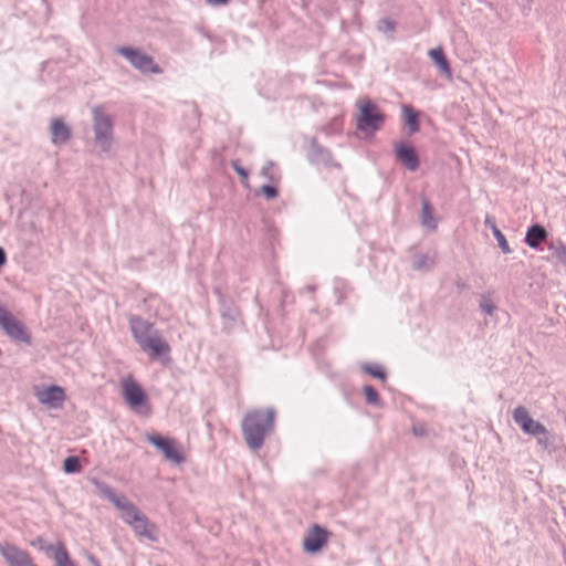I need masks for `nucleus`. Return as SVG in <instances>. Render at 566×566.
<instances>
[{"mask_svg":"<svg viewBox=\"0 0 566 566\" xmlns=\"http://www.w3.org/2000/svg\"><path fill=\"white\" fill-rule=\"evenodd\" d=\"M276 412L273 408L248 411L241 422L243 439L252 451L260 450L275 427Z\"/></svg>","mask_w":566,"mask_h":566,"instance_id":"1","label":"nucleus"},{"mask_svg":"<svg viewBox=\"0 0 566 566\" xmlns=\"http://www.w3.org/2000/svg\"><path fill=\"white\" fill-rule=\"evenodd\" d=\"M94 145L101 153H109L114 142V120L102 105L92 108Z\"/></svg>","mask_w":566,"mask_h":566,"instance_id":"2","label":"nucleus"},{"mask_svg":"<svg viewBox=\"0 0 566 566\" xmlns=\"http://www.w3.org/2000/svg\"><path fill=\"white\" fill-rule=\"evenodd\" d=\"M92 483L103 497L112 502L122 512V520L129 526L143 514L133 502L124 494L118 495L107 483L97 479H94Z\"/></svg>","mask_w":566,"mask_h":566,"instance_id":"3","label":"nucleus"},{"mask_svg":"<svg viewBox=\"0 0 566 566\" xmlns=\"http://www.w3.org/2000/svg\"><path fill=\"white\" fill-rule=\"evenodd\" d=\"M0 328L14 343L32 345V335L23 322L18 319L0 301Z\"/></svg>","mask_w":566,"mask_h":566,"instance_id":"4","label":"nucleus"},{"mask_svg":"<svg viewBox=\"0 0 566 566\" xmlns=\"http://www.w3.org/2000/svg\"><path fill=\"white\" fill-rule=\"evenodd\" d=\"M356 128L360 132H377L385 123V115L370 99L360 101L357 104Z\"/></svg>","mask_w":566,"mask_h":566,"instance_id":"5","label":"nucleus"},{"mask_svg":"<svg viewBox=\"0 0 566 566\" xmlns=\"http://www.w3.org/2000/svg\"><path fill=\"white\" fill-rule=\"evenodd\" d=\"M116 51L140 73L160 74L163 72L154 59L150 55L142 52L139 49L130 46H118Z\"/></svg>","mask_w":566,"mask_h":566,"instance_id":"6","label":"nucleus"},{"mask_svg":"<svg viewBox=\"0 0 566 566\" xmlns=\"http://www.w3.org/2000/svg\"><path fill=\"white\" fill-rule=\"evenodd\" d=\"M146 440L160 450L165 459L175 464L186 462V457L181 452L178 442L169 437H164L157 433L147 434Z\"/></svg>","mask_w":566,"mask_h":566,"instance_id":"7","label":"nucleus"},{"mask_svg":"<svg viewBox=\"0 0 566 566\" xmlns=\"http://www.w3.org/2000/svg\"><path fill=\"white\" fill-rule=\"evenodd\" d=\"M328 537L329 532L327 528L314 524L303 538V548L306 553L315 554L327 544Z\"/></svg>","mask_w":566,"mask_h":566,"instance_id":"8","label":"nucleus"},{"mask_svg":"<svg viewBox=\"0 0 566 566\" xmlns=\"http://www.w3.org/2000/svg\"><path fill=\"white\" fill-rule=\"evenodd\" d=\"M138 346L143 352L147 353L151 359H159L164 356H168L170 352L168 343L161 337L159 331L144 339V342Z\"/></svg>","mask_w":566,"mask_h":566,"instance_id":"9","label":"nucleus"},{"mask_svg":"<svg viewBox=\"0 0 566 566\" xmlns=\"http://www.w3.org/2000/svg\"><path fill=\"white\" fill-rule=\"evenodd\" d=\"M513 419L515 423L527 434L536 437L537 434H541V432H544L545 427L541 422L534 420L530 416L528 410L523 406H518L514 409Z\"/></svg>","mask_w":566,"mask_h":566,"instance_id":"10","label":"nucleus"},{"mask_svg":"<svg viewBox=\"0 0 566 566\" xmlns=\"http://www.w3.org/2000/svg\"><path fill=\"white\" fill-rule=\"evenodd\" d=\"M129 331L134 340L139 345L144 339L158 332L155 325L139 315H130L128 317Z\"/></svg>","mask_w":566,"mask_h":566,"instance_id":"11","label":"nucleus"},{"mask_svg":"<svg viewBox=\"0 0 566 566\" xmlns=\"http://www.w3.org/2000/svg\"><path fill=\"white\" fill-rule=\"evenodd\" d=\"M0 554L10 566H30L33 563L27 551L11 544L0 545Z\"/></svg>","mask_w":566,"mask_h":566,"instance_id":"12","label":"nucleus"},{"mask_svg":"<svg viewBox=\"0 0 566 566\" xmlns=\"http://www.w3.org/2000/svg\"><path fill=\"white\" fill-rule=\"evenodd\" d=\"M395 155L397 160L409 171H416L420 166V160L415 148L403 142L395 144Z\"/></svg>","mask_w":566,"mask_h":566,"instance_id":"13","label":"nucleus"},{"mask_svg":"<svg viewBox=\"0 0 566 566\" xmlns=\"http://www.w3.org/2000/svg\"><path fill=\"white\" fill-rule=\"evenodd\" d=\"M307 159L314 165L325 167L333 165V155L329 149L322 146L316 138H311L307 147Z\"/></svg>","mask_w":566,"mask_h":566,"instance_id":"14","label":"nucleus"},{"mask_svg":"<svg viewBox=\"0 0 566 566\" xmlns=\"http://www.w3.org/2000/svg\"><path fill=\"white\" fill-rule=\"evenodd\" d=\"M130 527L138 537H144L150 542L158 541L157 527L145 514H142Z\"/></svg>","mask_w":566,"mask_h":566,"instance_id":"15","label":"nucleus"},{"mask_svg":"<svg viewBox=\"0 0 566 566\" xmlns=\"http://www.w3.org/2000/svg\"><path fill=\"white\" fill-rule=\"evenodd\" d=\"M38 399L50 408H61L65 400V391L61 386L51 385L38 396Z\"/></svg>","mask_w":566,"mask_h":566,"instance_id":"16","label":"nucleus"},{"mask_svg":"<svg viewBox=\"0 0 566 566\" xmlns=\"http://www.w3.org/2000/svg\"><path fill=\"white\" fill-rule=\"evenodd\" d=\"M123 395L126 401L133 407L143 406L147 399L143 388L134 380L124 381Z\"/></svg>","mask_w":566,"mask_h":566,"instance_id":"17","label":"nucleus"},{"mask_svg":"<svg viewBox=\"0 0 566 566\" xmlns=\"http://www.w3.org/2000/svg\"><path fill=\"white\" fill-rule=\"evenodd\" d=\"M50 132L54 145L65 144L72 137V129L61 118L51 120Z\"/></svg>","mask_w":566,"mask_h":566,"instance_id":"18","label":"nucleus"},{"mask_svg":"<svg viewBox=\"0 0 566 566\" xmlns=\"http://www.w3.org/2000/svg\"><path fill=\"white\" fill-rule=\"evenodd\" d=\"M44 549L54 559L56 566H76L63 544H49Z\"/></svg>","mask_w":566,"mask_h":566,"instance_id":"19","label":"nucleus"},{"mask_svg":"<svg viewBox=\"0 0 566 566\" xmlns=\"http://www.w3.org/2000/svg\"><path fill=\"white\" fill-rule=\"evenodd\" d=\"M547 235L546 229L542 224L535 223L527 229L524 241L530 248L538 249Z\"/></svg>","mask_w":566,"mask_h":566,"instance_id":"20","label":"nucleus"},{"mask_svg":"<svg viewBox=\"0 0 566 566\" xmlns=\"http://www.w3.org/2000/svg\"><path fill=\"white\" fill-rule=\"evenodd\" d=\"M240 317L239 308L231 302L222 301L221 318L223 321V328L231 331Z\"/></svg>","mask_w":566,"mask_h":566,"instance_id":"21","label":"nucleus"},{"mask_svg":"<svg viewBox=\"0 0 566 566\" xmlns=\"http://www.w3.org/2000/svg\"><path fill=\"white\" fill-rule=\"evenodd\" d=\"M420 222L422 227L431 231H436L438 228V220L434 216L433 209L429 200L424 197L421 198Z\"/></svg>","mask_w":566,"mask_h":566,"instance_id":"22","label":"nucleus"},{"mask_svg":"<svg viewBox=\"0 0 566 566\" xmlns=\"http://www.w3.org/2000/svg\"><path fill=\"white\" fill-rule=\"evenodd\" d=\"M429 56L436 63L440 72L448 78H452V70L450 67L449 61L444 55V52L441 48H434L429 51Z\"/></svg>","mask_w":566,"mask_h":566,"instance_id":"23","label":"nucleus"},{"mask_svg":"<svg viewBox=\"0 0 566 566\" xmlns=\"http://www.w3.org/2000/svg\"><path fill=\"white\" fill-rule=\"evenodd\" d=\"M402 112L405 124L408 126L410 134L418 133L420 129L418 112L410 105H403Z\"/></svg>","mask_w":566,"mask_h":566,"instance_id":"24","label":"nucleus"},{"mask_svg":"<svg viewBox=\"0 0 566 566\" xmlns=\"http://www.w3.org/2000/svg\"><path fill=\"white\" fill-rule=\"evenodd\" d=\"M535 438L537 443L548 453H552L556 450L558 439L546 428L544 429V432H541V434H537Z\"/></svg>","mask_w":566,"mask_h":566,"instance_id":"25","label":"nucleus"},{"mask_svg":"<svg viewBox=\"0 0 566 566\" xmlns=\"http://www.w3.org/2000/svg\"><path fill=\"white\" fill-rule=\"evenodd\" d=\"M361 370L379 380L385 381L387 379L386 369L379 364L365 363L360 366Z\"/></svg>","mask_w":566,"mask_h":566,"instance_id":"26","label":"nucleus"},{"mask_svg":"<svg viewBox=\"0 0 566 566\" xmlns=\"http://www.w3.org/2000/svg\"><path fill=\"white\" fill-rule=\"evenodd\" d=\"M363 392L365 395V400L367 405L382 407L384 403L379 397V394L373 386L365 385L363 387Z\"/></svg>","mask_w":566,"mask_h":566,"instance_id":"27","label":"nucleus"},{"mask_svg":"<svg viewBox=\"0 0 566 566\" xmlns=\"http://www.w3.org/2000/svg\"><path fill=\"white\" fill-rule=\"evenodd\" d=\"M548 249L552 251V255L558 260L562 264L566 265V245L557 240L548 244Z\"/></svg>","mask_w":566,"mask_h":566,"instance_id":"28","label":"nucleus"},{"mask_svg":"<svg viewBox=\"0 0 566 566\" xmlns=\"http://www.w3.org/2000/svg\"><path fill=\"white\" fill-rule=\"evenodd\" d=\"M82 469L80 458L76 455H70L63 461V471L66 474L78 473Z\"/></svg>","mask_w":566,"mask_h":566,"instance_id":"29","label":"nucleus"},{"mask_svg":"<svg viewBox=\"0 0 566 566\" xmlns=\"http://www.w3.org/2000/svg\"><path fill=\"white\" fill-rule=\"evenodd\" d=\"M492 233L494 238L497 241V244L503 253L507 254L511 253V248L509 245L507 240L505 239L504 234L501 232V230L495 226V223H492Z\"/></svg>","mask_w":566,"mask_h":566,"instance_id":"30","label":"nucleus"},{"mask_svg":"<svg viewBox=\"0 0 566 566\" xmlns=\"http://www.w3.org/2000/svg\"><path fill=\"white\" fill-rule=\"evenodd\" d=\"M480 308L488 315H493L496 311V306L488 295H482L480 300Z\"/></svg>","mask_w":566,"mask_h":566,"instance_id":"31","label":"nucleus"},{"mask_svg":"<svg viewBox=\"0 0 566 566\" xmlns=\"http://www.w3.org/2000/svg\"><path fill=\"white\" fill-rule=\"evenodd\" d=\"M231 167L233 170L241 177V182L243 185H247L248 178H249V171L244 167H242L239 159L231 160Z\"/></svg>","mask_w":566,"mask_h":566,"instance_id":"32","label":"nucleus"},{"mask_svg":"<svg viewBox=\"0 0 566 566\" xmlns=\"http://www.w3.org/2000/svg\"><path fill=\"white\" fill-rule=\"evenodd\" d=\"M412 268L418 271L428 269V256L424 254L417 255L412 262Z\"/></svg>","mask_w":566,"mask_h":566,"instance_id":"33","label":"nucleus"},{"mask_svg":"<svg viewBox=\"0 0 566 566\" xmlns=\"http://www.w3.org/2000/svg\"><path fill=\"white\" fill-rule=\"evenodd\" d=\"M261 191L266 199H274L277 196V189L272 185H263Z\"/></svg>","mask_w":566,"mask_h":566,"instance_id":"34","label":"nucleus"},{"mask_svg":"<svg viewBox=\"0 0 566 566\" xmlns=\"http://www.w3.org/2000/svg\"><path fill=\"white\" fill-rule=\"evenodd\" d=\"M261 175L269 179L270 181H274V175H273V163L269 161L262 169Z\"/></svg>","mask_w":566,"mask_h":566,"instance_id":"35","label":"nucleus"},{"mask_svg":"<svg viewBox=\"0 0 566 566\" xmlns=\"http://www.w3.org/2000/svg\"><path fill=\"white\" fill-rule=\"evenodd\" d=\"M380 24L384 25L385 31H394L395 30V23L388 19L381 20Z\"/></svg>","mask_w":566,"mask_h":566,"instance_id":"36","label":"nucleus"},{"mask_svg":"<svg viewBox=\"0 0 566 566\" xmlns=\"http://www.w3.org/2000/svg\"><path fill=\"white\" fill-rule=\"evenodd\" d=\"M229 0H207L208 3L212 6H223L227 4Z\"/></svg>","mask_w":566,"mask_h":566,"instance_id":"37","label":"nucleus"},{"mask_svg":"<svg viewBox=\"0 0 566 566\" xmlns=\"http://www.w3.org/2000/svg\"><path fill=\"white\" fill-rule=\"evenodd\" d=\"M6 261H7L6 252H4V250L0 247V268H1L2 265H4Z\"/></svg>","mask_w":566,"mask_h":566,"instance_id":"38","label":"nucleus"},{"mask_svg":"<svg viewBox=\"0 0 566 566\" xmlns=\"http://www.w3.org/2000/svg\"><path fill=\"white\" fill-rule=\"evenodd\" d=\"M455 285H457V287H458L459 290H464V289H467V284H465L464 282H462V281H458V282L455 283Z\"/></svg>","mask_w":566,"mask_h":566,"instance_id":"39","label":"nucleus"},{"mask_svg":"<svg viewBox=\"0 0 566 566\" xmlns=\"http://www.w3.org/2000/svg\"><path fill=\"white\" fill-rule=\"evenodd\" d=\"M322 129H323V132H324L325 134H327V135H329V134L332 133V126H331V125H328V126H324Z\"/></svg>","mask_w":566,"mask_h":566,"instance_id":"40","label":"nucleus"},{"mask_svg":"<svg viewBox=\"0 0 566 566\" xmlns=\"http://www.w3.org/2000/svg\"><path fill=\"white\" fill-rule=\"evenodd\" d=\"M484 223H485L486 227H490L492 229V223H494V222L492 221V219L490 217H486Z\"/></svg>","mask_w":566,"mask_h":566,"instance_id":"41","label":"nucleus"},{"mask_svg":"<svg viewBox=\"0 0 566 566\" xmlns=\"http://www.w3.org/2000/svg\"><path fill=\"white\" fill-rule=\"evenodd\" d=\"M90 559H91L93 563H96V564H97L96 559H95L93 556H90Z\"/></svg>","mask_w":566,"mask_h":566,"instance_id":"42","label":"nucleus"},{"mask_svg":"<svg viewBox=\"0 0 566 566\" xmlns=\"http://www.w3.org/2000/svg\"><path fill=\"white\" fill-rule=\"evenodd\" d=\"M418 432H420V429L413 430V433L418 434Z\"/></svg>","mask_w":566,"mask_h":566,"instance_id":"43","label":"nucleus"},{"mask_svg":"<svg viewBox=\"0 0 566 566\" xmlns=\"http://www.w3.org/2000/svg\"><path fill=\"white\" fill-rule=\"evenodd\" d=\"M418 432H420V429L413 430V433L418 434Z\"/></svg>","mask_w":566,"mask_h":566,"instance_id":"44","label":"nucleus"},{"mask_svg":"<svg viewBox=\"0 0 566 566\" xmlns=\"http://www.w3.org/2000/svg\"><path fill=\"white\" fill-rule=\"evenodd\" d=\"M30 566H36L34 563H32Z\"/></svg>","mask_w":566,"mask_h":566,"instance_id":"45","label":"nucleus"}]
</instances>
